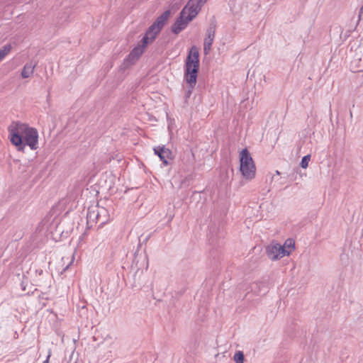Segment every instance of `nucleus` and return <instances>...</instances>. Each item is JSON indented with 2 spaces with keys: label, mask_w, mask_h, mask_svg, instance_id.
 Wrapping results in <instances>:
<instances>
[{
  "label": "nucleus",
  "mask_w": 363,
  "mask_h": 363,
  "mask_svg": "<svg viewBox=\"0 0 363 363\" xmlns=\"http://www.w3.org/2000/svg\"><path fill=\"white\" fill-rule=\"evenodd\" d=\"M9 138L18 151L24 152L26 146L32 150L38 148V132L36 128L21 121H13L8 127Z\"/></svg>",
  "instance_id": "nucleus-1"
},
{
  "label": "nucleus",
  "mask_w": 363,
  "mask_h": 363,
  "mask_svg": "<svg viewBox=\"0 0 363 363\" xmlns=\"http://www.w3.org/2000/svg\"><path fill=\"white\" fill-rule=\"evenodd\" d=\"M206 2V0H189L172 26V32L178 34L185 29L189 23L198 15Z\"/></svg>",
  "instance_id": "nucleus-2"
},
{
  "label": "nucleus",
  "mask_w": 363,
  "mask_h": 363,
  "mask_svg": "<svg viewBox=\"0 0 363 363\" xmlns=\"http://www.w3.org/2000/svg\"><path fill=\"white\" fill-rule=\"evenodd\" d=\"M199 68V53L197 48L193 46L186 57L184 72V79L191 88L196 85Z\"/></svg>",
  "instance_id": "nucleus-3"
},
{
  "label": "nucleus",
  "mask_w": 363,
  "mask_h": 363,
  "mask_svg": "<svg viewBox=\"0 0 363 363\" xmlns=\"http://www.w3.org/2000/svg\"><path fill=\"white\" fill-rule=\"evenodd\" d=\"M240 171L247 180H252L255 177L256 167L247 148L240 153Z\"/></svg>",
  "instance_id": "nucleus-4"
},
{
  "label": "nucleus",
  "mask_w": 363,
  "mask_h": 363,
  "mask_svg": "<svg viewBox=\"0 0 363 363\" xmlns=\"http://www.w3.org/2000/svg\"><path fill=\"white\" fill-rule=\"evenodd\" d=\"M170 15L169 11H165L162 13L156 21L148 28L145 34H147L150 38V41H153L157 35L160 32L162 28L164 27L165 23L167 22L169 16Z\"/></svg>",
  "instance_id": "nucleus-5"
},
{
  "label": "nucleus",
  "mask_w": 363,
  "mask_h": 363,
  "mask_svg": "<svg viewBox=\"0 0 363 363\" xmlns=\"http://www.w3.org/2000/svg\"><path fill=\"white\" fill-rule=\"evenodd\" d=\"M150 37L145 34L142 40L141 45H138L134 48L125 60L127 64H133L142 55L146 46L151 43Z\"/></svg>",
  "instance_id": "nucleus-6"
},
{
  "label": "nucleus",
  "mask_w": 363,
  "mask_h": 363,
  "mask_svg": "<svg viewBox=\"0 0 363 363\" xmlns=\"http://www.w3.org/2000/svg\"><path fill=\"white\" fill-rule=\"evenodd\" d=\"M107 210L104 208L95 206L92 208H89L87 213L88 222H99L101 225H104L107 222Z\"/></svg>",
  "instance_id": "nucleus-7"
},
{
  "label": "nucleus",
  "mask_w": 363,
  "mask_h": 363,
  "mask_svg": "<svg viewBox=\"0 0 363 363\" xmlns=\"http://www.w3.org/2000/svg\"><path fill=\"white\" fill-rule=\"evenodd\" d=\"M216 30V23L212 21L206 31V37L203 41V52L206 55H208L211 50L212 45L215 39Z\"/></svg>",
  "instance_id": "nucleus-8"
},
{
  "label": "nucleus",
  "mask_w": 363,
  "mask_h": 363,
  "mask_svg": "<svg viewBox=\"0 0 363 363\" xmlns=\"http://www.w3.org/2000/svg\"><path fill=\"white\" fill-rule=\"evenodd\" d=\"M281 245L279 243L272 244L267 247V254L272 260L279 259L286 255H289V251L284 249Z\"/></svg>",
  "instance_id": "nucleus-9"
},
{
  "label": "nucleus",
  "mask_w": 363,
  "mask_h": 363,
  "mask_svg": "<svg viewBox=\"0 0 363 363\" xmlns=\"http://www.w3.org/2000/svg\"><path fill=\"white\" fill-rule=\"evenodd\" d=\"M154 152L160 157L164 166H167L169 164V160L172 159V152L164 145L154 147Z\"/></svg>",
  "instance_id": "nucleus-10"
},
{
  "label": "nucleus",
  "mask_w": 363,
  "mask_h": 363,
  "mask_svg": "<svg viewBox=\"0 0 363 363\" xmlns=\"http://www.w3.org/2000/svg\"><path fill=\"white\" fill-rule=\"evenodd\" d=\"M35 67L36 64L32 62L26 63L22 69L21 77L23 79L30 77L33 74Z\"/></svg>",
  "instance_id": "nucleus-11"
},
{
  "label": "nucleus",
  "mask_w": 363,
  "mask_h": 363,
  "mask_svg": "<svg viewBox=\"0 0 363 363\" xmlns=\"http://www.w3.org/2000/svg\"><path fill=\"white\" fill-rule=\"evenodd\" d=\"M11 45H6L0 49V62L11 52Z\"/></svg>",
  "instance_id": "nucleus-12"
},
{
  "label": "nucleus",
  "mask_w": 363,
  "mask_h": 363,
  "mask_svg": "<svg viewBox=\"0 0 363 363\" xmlns=\"http://www.w3.org/2000/svg\"><path fill=\"white\" fill-rule=\"evenodd\" d=\"M282 247H284V249H287L290 254L295 249L294 240L292 239H287Z\"/></svg>",
  "instance_id": "nucleus-13"
},
{
  "label": "nucleus",
  "mask_w": 363,
  "mask_h": 363,
  "mask_svg": "<svg viewBox=\"0 0 363 363\" xmlns=\"http://www.w3.org/2000/svg\"><path fill=\"white\" fill-rule=\"evenodd\" d=\"M235 363H244L245 357L242 351H237L233 357Z\"/></svg>",
  "instance_id": "nucleus-14"
},
{
  "label": "nucleus",
  "mask_w": 363,
  "mask_h": 363,
  "mask_svg": "<svg viewBox=\"0 0 363 363\" xmlns=\"http://www.w3.org/2000/svg\"><path fill=\"white\" fill-rule=\"evenodd\" d=\"M310 160H311L310 155H305L301 161V163H300L301 167L303 169L307 168L308 166V162H309Z\"/></svg>",
  "instance_id": "nucleus-15"
},
{
  "label": "nucleus",
  "mask_w": 363,
  "mask_h": 363,
  "mask_svg": "<svg viewBox=\"0 0 363 363\" xmlns=\"http://www.w3.org/2000/svg\"><path fill=\"white\" fill-rule=\"evenodd\" d=\"M250 289L252 291H253L255 294H258L259 292V285L258 283H252L250 285Z\"/></svg>",
  "instance_id": "nucleus-16"
},
{
  "label": "nucleus",
  "mask_w": 363,
  "mask_h": 363,
  "mask_svg": "<svg viewBox=\"0 0 363 363\" xmlns=\"http://www.w3.org/2000/svg\"><path fill=\"white\" fill-rule=\"evenodd\" d=\"M359 19L363 18V4H362V6L360 8L359 11Z\"/></svg>",
  "instance_id": "nucleus-17"
},
{
  "label": "nucleus",
  "mask_w": 363,
  "mask_h": 363,
  "mask_svg": "<svg viewBox=\"0 0 363 363\" xmlns=\"http://www.w3.org/2000/svg\"><path fill=\"white\" fill-rule=\"evenodd\" d=\"M136 259H137V256L135 255V258H134V259L133 261L132 267H133L134 264L135 265V267H138V261L136 260Z\"/></svg>",
  "instance_id": "nucleus-18"
},
{
  "label": "nucleus",
  "mask_w": 363,
  "mask_h": 363,
  "mask_svg": "<svg viewBox=\"0 0 363 363\" xmlns=\"http://www.w3.org/2000/svg\"><path fill=\"white\" fill-rule=\"evenodd\" d=\"M50 356H48L47 359L43 363H48Z\"/></svg>",
  "instance_id": "nucleus-19"
},
{
  "label": "nucleus",
  "mask_w": 363,
  "mask_h": 363,
  "mask_svg": "<svg viewBox=\"0 0 363 363\" xmlns=\"http://www.w3.org/2000/svg\"><path fill=\"white\" fill-rule=\"evenodd\" d=\"M276 174L279 175V172L278 170H277L276 171Z\"/></svg>",
  "instance_id": "nucleus-20"
},
{
  "label": "nucleus",
  "mask_w": 363,
  "mask_h": 363,
  "mask_svg": "<svg viewBox=\"0 0 363 363\" xmlns=\"http://www.w3.org/2000/svg\"><path fill=\"white\" fill-rule=\"evenodd\" d=\"M143 259H144V260H146V259H147V257H146V256H144V257H143Z\"/></svg>",
  "instance_id": "nucleus-21"
},
{
  "label": "nucleus",
  "mask_w": 363,
  "mask_h": 363,
  "mask_svg": "<svg viewBox=\"0 0 363 363\" xmlns=\"http://www.w3.org/2000/svg\"><path fill=\"white\" fill-rule=\"evenodd\" d=\"M69 267V265L66 266L65 270H66Z\"/></svg>",
  "instance_id": "nucleus-22"
}]
</instances>
